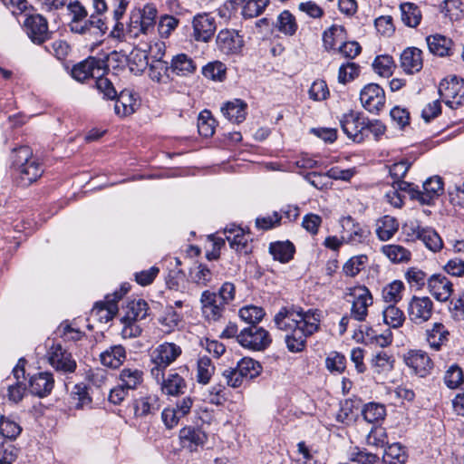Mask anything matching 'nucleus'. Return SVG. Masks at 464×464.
Wrapping results in <instances>:
<instances>
[{
	"mask_svg": "<svg viewBox=\"0 0 464 464\" xmlns=\"http://www.w3.org/2000/svg\"><path fill=\"white\" fill-rule=\"evenodd\" d=\"M274 322L279 330L286 332L287 349L300 353L305 348L307 338L319 330L321 313L316 309L283 307L275 315Z\"/></svg>",
	"mask_w": 464,
	"mask_h": 464,
	"instance_id": "nucleus-1",
	"label": "nucleus"
},
{
	"mask_svg": "<svg viewBox=\"0 0 464 464\" xmlns=\"http://www.w3.org/2000/svg\"><path fill=\"white\" fill-rule=\"evenodd\" d=\"M182 354V348L173 342H163L153 348L150 353L153 367L150 374L157 382L160 381L163 372L174 363Z\"/></svg>",
	"mask_w": 464,
	"mask_h": 464,
	"instance_id": "nucleus-2",
	"label": "nucleus"
},
{
	"mask_svg": "<svg viewBox=\"0 0 464 464\" xmlns=\"http://www.w3.org/2000/svg\"><path fill=\"white\" fill-rule=\"evenodd\" d=\"M14 165L16 167L19 179L24 185H30L43 174L38 160L33 157L29 147L24 146L14 150Z\"/></svg>",
	"mask_w": 464,
	"mask_h": 464,
	"instance_id": "nucleus-3",
	"label": "nucleus"
},
{
	"mask_svg": "<svg viewBox=\"0 0 464 464\" xmlns=\"http://www.w3.org/2000/svg\"><path fill=\"white\" fill-rule=\"evenodd\" d=\"M345 295L351 304V318L358 322H364L368 316V308L373 304L371 291L365 285H357L347 287Z\"/></svg>",
	"mask_w": 464,
	"mask_h": 464,
	"instance_id": "nucleus-4",
	"label": "nucleus"
},
{
	"mask_svg": "<svg viewBox=\"0 0 464 464\" xmlns=\"http://www.w3.org/2000/svg\"><path fill=\"white\" fill-rule=\"evenodd\" d=\"M237 342L245 348L261 351L270 344L271 339L266 330L252 325L240 331Z\"/></svg>",
	"mask_w": 464,
	"mask_h": 464,
	"instance_id": "nucleus-5",
	"label": "nucleus"
},
{
	"mask_svg": "<svg viewBox=\"0 0 464 464\" xmlns=\"http://www.w3.org/2000/svg\"><path fill=\"white\" fill-rule=\"evenodd\" d=\"M343 131L354 142H362L367 136V122L358 112L350 111L340 120Z\"/></svg>",
	"mask_w": 464,
	"mask_h": 464,
	"instance_id": "nucleus-6",
	"label": "nucleus"
},
{
	"mask_svg": "<svg viewBox=\"0 0 464 464\" xmlns=\"http://www.w3.org/2000/svg\"><path fill=\"white\" fill-rule=\"evenodd\" d=\"M409 320L414 324L428 322L433 314V302L429 296L413 295L407 305Z\"/></svg>",
	"mask_w": 464,
	"mask_h": 464,
	"instance_id": "nucleus-7",
	"label": "nucleus"
},
{
	"mask_svg": "<svg viewBox=\"0 0 464 464\" xmlns=\"http://www.w3.org/2000/svg\"><path fill=\"white\" fill-rule=\"evenodd\" d=\"M439 92L445 103L452 109L464 104V80L456 76L440 82Z\"/></svg>",
	"mask_w": 464,
	"mask_h": 464,
	"instance_id": "nucleus-8",
	"label": "nucleus"
},
{
	"mask_svg": "<svg viewBox=\"0 0 464 464\" xmlns=\"http://www.w3.org/2000/svg\"><path fill=\"white\" fill-rule=\"evenodd\" d=\"M443 192L442 179L438 177L428 179L422 185V190L415 188L413 184L409 189V194L412 199L418 200L423 205H430L438 198Z\"/></svg>",
	"mask_w": 464,
	"mask_h": 464,
	"instance_id": "nucleus-9",
	"label": "nucleus"
},
{
	"mask_svg": "<svg viewBox=\"0 0 464 464\" xmlns=\"http://www.w3.org/2000/svg\"><path fill=\"white\" fill-rule=\"evenodd\" d=\"M128 291L124 286L120 292L116 291L112 295H108L105 300L95 304L92 309V316L97 318L102 323H108L118 312L117 302Z\"/></svg>",
	"mask_w": 464,
	"mask_h": 464,
	"instance_id": "nucleus-10",
	"label": "nucleus"
},
{
	"mask_svg": "<svg viewBox=\"0 0 464 464\" xmlns=\"http://www.w3.org/2000/svg\"><path fill=\"white\" fill-rule=\"evenodd\" d=\"M193 403L192 397L185 396L174 406L165 408L161 412V419L166 428L169 430L175 428L179 420L190 412Z\"/></svg>",
	"mask_w": 464,
	"mask_h": 464,
	"instance_id": "nucleus-11",
	"label": "nucleus"
},
{
	"mask_svg": "<svg viewBox=\"0 0 464 464\" xmlns=\"http://www.w3.org/2000/svg\"><path fill=\"white\" fill-rule=\"evenodd\" d=\"M49 363L59 372L64 373L73 372L76 369V362L72 354L59 343H53L47 352Z\"/></svg>",
	"mask_w": 464,
	"mask_h": 464,
	"instance_id": "nucleus-12",
	"label": "nucleus"
},
{
	"mask_svg": "<svg viewBox=\"0 0 464 464\" xmlns=\"http://www.w3.org/2000/svg\"><path fill=\"white\" fill-rule=\"evenodd\" d=\"M362 105L370 112H378L385 102V95L382 88L375 83H370L363 87L360 93Z\"/></svg>",
	"mask_w": 464,
	"mask_h": 464,
	"instance_id": "nucleus-13",
	"label": "nucleus"
},
{
	"mask_svg": "<svg viewBox=\"0 0 464 464\" xmlns=\"http://www.w3.org/2000/svg\"><path fill=\"white\" fill-rule=\"evenodd\" d=\"M193 37L198 42L208 43L216 31V22L208 13L196 14L192 20Z\"/></svg>",
	"mask_w": 464,
	"mask_h": 464,
	"instance_id": "nucleus-14",
	"label": "nucleus"
},
{
	"mask_svg": "<svg viewBox=\"0 0 464 464\" xmlns=\"http://www.w3.org/2000/svg\"><path fill=\"white\" fill-rule=\"evenodd\" d=\"M218 49L225 54H237L243 48V39L235 30L222 29L216 39Z\"/></svg>",
	"mask_w": 464,
	"mask_h": 464,
	"instance_id": "nucleus-15",
	"label": "nucleus"
},
{
	"mask_svg": "<svg viewBox=\"0 0 464 464\" xmlns=\"http://www.w3.org/2000/svg\"><path fill=\"white\" fill-rule=\"evenodd\" d=\"M67 11L71 17V31L80 34H85L89 30L88 12L85 6L80 1L74 0L68 3Z\"/></svg>",
	"mask_w": 464,
	"mask_h": 464,
	"instance_id": "nucleus-16",
	"label": "nucleus"
},
{
	"mask_svg": "<svg viewBox=\"0 0 464 464\" xmlns=\"http://www.w3.org/2000/svg\"><path fill=\"white\" fill-rule=\"evenodd\" d=\"M202 314L208 321H218L225 311L226 304L218 298L216 293L204 291L200 297Z\"/></svg>",
	"mask_w": 464,
	"mask_h": 464,
	"instance_id": "nucleus-17",
	"label": "nucleus"
},
{
	"mask_svg": "<svg viewBox=\"0 0 464 464\" xmlns=\"http://www.w3.org/2000/svg\"><path fill=\"white\" fill-rule=\"evenodd\" d=\"M103 62L94 57L87 59L75 64L72 69V76L78 82H84L89 78H96L102 74Z\"/></svg>",
	"mask_w": 464,
	"mask_h": 464,
	"instance_id": "nucleus-18",
	"label": "nucleus"
},
{
	"mask_svg": "<svg viewBox=\"0 0 464 464\" xmlns=\"http://www.w3.org/2000/svg\"><path fill=\"white\" fill-rule=\"evenodd\" d=\"M26 33L29 38L37 44H41L49 38L46 19L40 15H31L25 20Z\"/></svg>",
	"mask_w": 464,
	"mask_h": 464,
	"instance_id": "nucleus-19",
	"label": "nucleus"
},
{
	"mask_svg": "<svg viewBox=\"0 0 464 464\" xmlns=\"http://www.w3.org/2000/svg\"><path fill=\"white\" fill-rule=\"evenodd\" d=\"M343 241L356 245L362 243L368 235V231L360 224L356 223L350 216L341 219Z\"/></svg>",
	"mask_w": 464,
	"mask_h": 464,
	"instance_id": "nucleus-20",
	"label": "nucleus"
},
{
	"mask_svg": "<svg viewBox=\"0 0 464 464\" xmlns=\"http://www.w3.org/2000/svg\"><path fill=\"white\" fill-rule=\"evenodd\" d=\"M428 289L431 295L440 302H446L452 294V284L443 275H432L427 280Z\"/></svg>",
	"mask_w": 464,
	"mask_h": 464,
	"instance_id": "nucleus-21",
	"label": "nucleus"
},
{
	"mask_svg": "<svg viewBox=\"0 0 464 464\" xmlns=\"http://www.w3.org/2000/svg\"><path fill=\"white\" fill-rule=\"evenodd\" d=\"M226 239L230 247L238 253L247 254L250 251L249 235L243 228L231 225L224 229Z\"/></svg>",
	"mask_w": 464,
	"mask_h": 464,
	"instance_id": "nucleus-22",
	"label": "nucleus"
},
{
	"mask_svg": "<svg viewBox=\"0 0 464 464\" xmlns=\"http://www.w3.org/2000/svg\"><path fill=\"white\" fill-rule=\"evenodd\" d=\"M158 383L163 394L175 397L183 394L188 386L186 380L174 371L169 372L166 377L163 374Z\"/></svg>",
	"mask_w": 464,
	"mask_h": 464,
	"instance_id": "nucleus-23",
	"label": "nucleus"
},
{
	"mask_svg": "<svg viewBox=\"0 0 464 464\" xmlns=\"http://www.w3.org/2000/svg\"><path fill=\"white\" fill-rule=\"evenodd\" d=\"M207 439L206 433L200 429L184 427L179 430V440L182 447L188 449L190 451L197 450L199 447H203Z\"/></svg>",
	"mask_w": 464,
	"mask_h": 464,
	"instance_id": "nucleus-24",
	"label": "nucleus"
},
{
	"mask_svg": "<svg viewBox=\"0 0 464 464\" xmlns=\"http://www.w3.org/2000/svg\"><path fill=\"white\" fill-rule=\"evenodd\" d=\"M412 234L423 242L425 246L436 253L443 247V242L440 235L431 227L416 225L412 227Z\"/></svg>",
	"mask_w": 464,
	"mask_h": 464,
	"instance_id": "nucleus-25",
	"label": "nucleus"
},
{
	"mask_svg": "<svg viewBox=\"0 0 464 464\" xmlns=\"http://www.w3.org/2000/svg\"><path fill=\"white\" fill-rule=\"evenodd\" d=\"M160 408V400L156 393H146L134 401V413L137 417L155 414Z\"/></svg>",
	"mask_w": 464,
	"mask_h": 464,
	"instance_id": "nucleus-26",
	"label": "nucleus"
},
{
	"mask_svg": "<svg viewBox=\"0 0 464 464\" xmlns=\"http://www.w3.org/2000/svg\"><path fill=\"white\" fill-rule=\"evenodd\" d=\"M421 54V51L416 47L406 48L401 54L402 70L408 74L420 72L423 65Z\"/></svg>",
	"mask_w": 464,
	"mask_h": 464,
	"instance_id": "nucleus-27",
	"label": "nucleus"
},
{
	"mask_svg": "<svg viewBox=\"0 0 464 464\" xmlns=\"http://www.w3.org/2000/svg\"><path fill=\"white\" fill-rule=\"evenodd\" d=\"M114 104V112L119 117H127L135 112L139 106L132 92L123 90L120 92Z\"/></svg>",
	"mask_w": 464,
	"mask_h": 464,
	"instance_id": "nucleus-28",
	"label": "nucleus"
},
{
	"mask_svg": "<svg viewBox=\"0 0 464 464\" xmlns=\"http://www.w3.org/2000/svg\"><path fill=\"white\" fill-rule=\"evenodd\" d=\"M405 362L420 376H424L432 367L430 358L422 351H411L405 357Z\"/></svg>",
	"mask_w": 464,
	"mask_h": 464,
	"instance_id": "nucleus-29",
	"label": "nucleus"
},
{
	"mask_svg": "<svg viewBox=\"0 0 464 464\" xmlns=\"http://www.w3.org/2000/svg\"><path fill=\"white\" fill-rule=\"evenodd\" d=\"M30 391L38 397L47 396L53 388L54 380L50 372H39L30 379Z\"/></svg>",
	"mask_w": 464,
	"mask_h": 464,
	"instance_id": "nucleus-30",
	"label": "nucleus"
},
{
	"mask_svg": "<svg viewBox=\"0 0 464 464\" xmlns=\"http://www.w3.org/2000/svg\"><path fill=\"white\" fill-rule=\"evenodd\" d=\"M100 360L102 365L117 369L126 360V350L121 344L111 345L101 353Z\"/></svg>",
	"mask_w": 464,
	"mask_h": 464,
	"instance_id": "nucleus-31",
	"label": "nucleus"
},
{
	"mask_svg": "<svg viewBox=\"0 0 464 464\" xmlns=\"http://www.w3.org/2000/svg\"><path fill=\"white\" fill-rule=\"evenodd\" d=\"M92 401V397L85 384L79 383L73 386L68 401L70 409L82 410L86 407H91Z\"/></svg>",
	"mask_w": 464,
	"mask_h": 464,
	"instance_id": "nucleus-32",
	"label": "nucleus"
},
{
	"mask_svg": "<svg viewBox=\"0 0 464 464\" xmlns=\"http://www.w3.org/2000/svg\"><path fill=\"white\" fill-rule=\"evenodd\" d=\"M166 45L164 42L157 41L149 47L148 54L145 52H138L133 59L139 58L138 71L142 72L149 65V57L151 61L162 60L165 54Z\"/></svg>",
	"mask_w": 464,
	"mask_h": 464,
	"instance_id": "nucleus-33",
	"label": "nucleus"
},
{
	"mask_svg": "<svg viewBox=\"0 0 464 464\" xmlns=\"http://www.w3.org/2000/svg\"><path fill=\"white\" fill-rule=\"evenodd\" d=\"M449 331L441 323H435L426 330V340L431 349L439 351L446 343L449 337Z\"/></svg>",
	"mask_w": 464,
	"mask_h": 464,
	"instance_id": "nucleus-34",
	"label": "nucleus"
},
{
	"mask_svg": "<svg viewBox=\"0 0 464 464\" xmlns=\"http://www.w3.org/2000/svg\"><path fill=\"white\" fill-rule=\"evenodd\" d=\"M246 103L240 99L227 102L221 108L224 116L233 123H240L246 119Z\"/></svg>",
	"mask_w": 464,
	"mask_h": 464,
	"instance_id": "nucleus-35",
	"label": "nucleus"
},
{
	"mask_svg": "<svg viewBox=\"0 0 464 464\" xmlns=\"http://www.w3.org/2000/svg\"><path fill=\"white\" fill-rule=\"evenodd\" d=\"M143 372L136 367H125L119 373V382L134 391L143 382Z\"/></svg>",
	"mask_w": 464,
	"mask_h": 464,
	"instance_id": "nucleus-36",
	"label": "nucleus"
},
{
	"mask_svg": "<svg viewBox=\"0 0 464 464\" xmlns=\"http://www.w3.org/2000/svg\"><path fill=\"white\" fill-rule=\"evenodd\" d=\"M430 53L439 56L450 55L453 43L451 39L441 35H430L426 39Z\"/></svg>",
	"mask_w": 464,
	"mask_h": 464,
	"instance_id": "nucleus-37",
	"label": "nucleus"
},
{
	"mask_svg": "<svg viewBox=\"0 0 464 464\" xmlns=\"http://www.w3.org/2000/svg\"><path fill=\"white\" fill-rule=\"evenodd\" d=\"M398 221L391 216H384L376 222V235L382 241L390 240L398 231Z\"/></svg>",
	"mask_w": 464,
	"mask_h": 464,
	"instance_id": "nucleus-38",
	"label": "nucleus"
},
{
	"mask_svg": "<svg viewBox=\"0 0 464 464\" xmlns=\"http://www.w3.org/2000/svg\"><path fill=\"white\" fill-rule=\"evenodd\" d=\"M170 68L177 75L187 76L196 71V64L189 56L179 53L172 58Z\"/></svg>",
	"mask_w": 464,
	"mask_h": 464,
	"instance_id": "nucleus-39",
	"label": "nucleus"
},
{
	"mask_svg": "<svg viewBox=\"0 0 464 464\" xmlns=\"http://www.w3.org/2000/svg\"><path fill=\"white\" fill-rule=\"evenodd\" d=\"M269 252L275 260H278L281 263H287L294 256L295 246L289 241L275 242L270 244Z\"/></svg>",
	"mask_w": 464,
	"mask_h": 464,
	"instance_id": "nucleus-40",
	"label": "nucleus"
},
{
	"mask_svg": "<svg viewBox=\"0 0 464 464\" xmlns=\"http://www.w3.org/2000/svg\"><path fill=\"white\" fill-rule=\"evenodd\" d=\"M402 23L409 27H416L421 20L419 7L412 3H403L400 5Z\"/></svg>",
	"mask_w": 464,
	"mask_h": 464,
	"instance_id": "nucleus-41",
	"label": "nucleus"
},
{
	"mask_svg": "<svg viewBox=\"0 0 464 464\" xmlns=\"http://www.w3.org/2000/svg\"><path fill=\"white\" fill-rule=\"evenodd\" d=\"M411 164L407 160H401L392 164L390 167V174L393 179V183L397 185V188L401 190H408L411 188V183L402 181L410 169Z\"/></svg>",
	"mask_w": 464,
	"mask_h": 464,
	"instance_id": "nucleus-42",
	"label": "nucleus"
},
{
	"mask_svg": "<svg viewBox=\"0 0 464 464\" xmlns=\"http://www.w3.org/2000/svg\"><path fill=\"white\" fill-rule=\"evenodd\" d=\"M237 367L246 382L256 378L262 372L261 364L250 357L242 358L237 362Z\"/></svg>",
	"mask_w": 464,
	"mask_h": 464,
	"instance_id": "nucleus-43",
	"label": "nucleus"
},
{
	"mask_svg": "<svg viewBox=\"0 0 464 464\" xmlns=\"http://www.w3.org/2000/svg\"><path fill=\"white\" fill-rule=\"evenodd\" d=\"M381 252L392 263H403L411 259V252L400 245H384Z\"/></svg>",
	"mask_w": 464,
	"mask_h": 464,
	"instance_id": "nucleus-44",
	"label": "nucleus"
},
{
	"mask_svg": "<svg viewBox=\"0 0 464 464\" xmlns=\"http://www.w3.org/2000/svg\"><path fill=\"white\" fill-rule=\"evenodd\" d=\"M14 377L16 380L15 383L14 384H8V398L11 401L18 402L20 401L25 392V386L24 384L20 382V377L24 378V370L23 367H20L17 365L13 370Z\"/></svg>",
	"mask_w": 464,
	"mask_h": 464,
	"instance_id": "nucleus-45",
	"label": "nucleus"
},
{
	"mask_svg": "<svg viewBox=\"0 0 464 464\" xmlns=\"http://www.w3.org/2000/svg\"><path fill=\"white\" fill-rule=\"evenodd\" d=\"M404 289L405 286L402 281L393 280L382 288V297L384 302L395 304L401 300Z\"/></svg>",
	"mask_w": 464,
	"mask_h": 464,
	"instance_id": "nucleus-46",
	"label": "nucleus"
},
{
	"mask_svg": "<svg viewBox=\"0 0 464 464\" xmlns=\"http://www.w3.org/2000/svg\"><path fill=\"white\" fill-rule=\"evenodd\" d=\"M372 330L366 327V326H360L358 331H356L353 334V338L359 342V343H367L368 342L372 341L373 338H375L376 343L382 346L385 347L389 345L392 343V337L391 334H380L377 336L372 335Z\"/></svg>",
	"mask_w": 464,
	"mask_h": 464,
	"instance_id": "nucleus-47",
	"label": "nucleus"
},
{
	"mask_svg": "<svg viewBox=\"0 0 464 464\" xmlns=\"http://www.w3.org/2000/svg\"><path fill=\"white\" fill-rule=\"evenodd\" d=\"M215 372V366L211 359L208 356H202L197 362V381L201 384H208Z\"/></svg>",
	"mask_w": 464,
	"mask_h": 464,
	"instance_id": "nucleus-48",
	"label": "nucleus"
},
{
	"mask_svg": "<svg viewBox=\"0 0 464 464\" xmlns=\"http://www.w3.org/2000/svg\"><path fill=\"white\" fill-rule=\"evenodd\" d=\"M265 314L266 313L262 307L252 304L242 307L238 312L240 319L249 324L250 326L256 325L261 322Z\"/></svg>",
	"mask_w": 464,
	"mask_h": 464,
	"instance_id": "nucleus-49",
	"label": "nucleus"
},
{
	"mask_svg": "<svg viewBox=\"0 0 464 464\" xmlns=\"http://www.w3.org/2000/svg\"><path fill=\"white\" fill-rule=\"evenodd\" d=\"M168 63L163 60L151 61L149 67L150 78L158 83H167L169 81Z\"/></svg>",
	"mask_w": 464,
	"mask_h": 464,
	"instance_id": "nucleus-50",
	"label": "nucleus"
},
{
	"mask_svg": "<svg viewBox=\"0 0 464 464\" xmlns=\"http://www.w3.org/2000/svg\"><path fill=\"white\" fill-rule=\"evenodd\" d=\"M148 304L141 299L130 301L122 318L138 322L147 316Z\"/></svg>",
	"mask_w": 464,
	"mask_h": 464,
	"instance_id": "nucleus-51",
	"label": "nucleus"
},
{
	"mask_svg": "<svg viewBox=\"0 0 464 464\" xmlns=\"http://www.w3.org/2000/svg\"><path fill=\"white\" fill-rule=\"evenodd\" d=\"M368 256L366 255H358L348 259L343 266V272L350 277L356 276L366 266Z\"/></svg>",
	"mask_w": 464,
	"mask_h": 464,
	"instance_id": "nucleus-52",
	"label": "nucleus"
},
{
	"mask_svg": "<svg viewBox=\"0 0 464 464\" xmlns=\"http://www.w3.org/2000/svg\"><path fill=\"white\" fill-rule=\"evenodd\" d=\"M269 4V0H246L242 7L241 14L244 18H254L260 15Z\"/></svg>",
	"mask_w": 464,
	"mask_h": 464,
	"instance_id": "nucleus-53",
	"label": "nucleus"
},
{
	"mask_svg": "<svg viewBox=\"0 0 464 464\" xmlns=\"http://www.w3.org/2000/svg\"><path fill=\"white\" fill-rule=\"evenodd\" d=\"M344 28L342 25L334 24L323 34L324 46L326 50H334L338 42L343 38Z\"/></svg>",
	"mask_w": 464,
	"mask_h": 464,
	"instance_id": "nucleus-54",
	"label": "nucleus"
},
{
	"mask_svg": "<svg viewBox=\"0 0 464 464\" xmlns=\"http://www.w3.org/2000/svg\"><path fill=\"white\" fill-rule=\"evenodd\" d=\"M382 315L384 323L392 328L401 326L405 321L403 312L395 306L394 304L388 305L384 309Z\"/></svg>",
	"mask_w": 464,
	"mask_h": 464,
	"instance_id": "nucleus-55",
	"label": "nucleus"
},
{
	"mask_svg": "<svg viewBox=\"0 0 464 464\" xmlns=\"http://www.w3.org/2000/svg\"><path fill=\"white\" fill-rule=\"evenodd\" d=\"M276 28L286 35H293L297 30L295 16L289 11L282 12L277 17Z\"/></svg>",
	"mask_w": 464,
	"mask_h": 464,
	"instance_id": "nucleus-56",
	"label": "nucleus"
},
{
	"mask_svg": "<svg viewBox=\"0 0 464 464\" xmlns=\"http://www.w3.org/2000/svg\"><path fill=\"white\" fill-rule=\"evenodd\" d=\"M362 413L366 421L373 423L384 419L386 410L382 404L370 402L363 407Z\"/></svg>",
	"mask_w": 464,
	"mask_h": 464,
	"instance_id": "nucleus-57",
	"label": "nucleus"
},
{
	"mask_svg": "<svg viewBox=\"0 0 464 464\" xmlns=\"http://www.w3.org/2000/svg\"><path fill=\"white\" fill-rule=\"evenodd\" d=\"M382 458L391 459L388 461L392 464H405L408 455L405 448L401 443H392L385 450Z\"/></svg>",
	"mask_w": 464,
	"mask_h": 464,
	"instance_id": "nucleus-58",
	"label": "nucleus"
},
{
	"mask_svg": "<svg viewBox=\"0 0 464 464\" xmlns=\"http://www.w3.org/2000/svg\"><path fill=\"white\" fill-rule=\"evenodd\" d=\"M182 315L177 313L172 306L167 307L163 315L159 319L166 333L172 332L181 322Z\"/></svg>",
	"mask_w": 464,
	"mask_h": 464,
	"instance_id": "nucleus-59",
	"label": "nucleus"
},
{
	"mask_svg": "<svg viewBox=\"0 0 464 464\" xmlns=\"http://www.w3.org/2000/svg\"><path fill=\"white\" fill-rule=\"evenodd\" d=\"M358 409L353 401L345 400L341 403L340 410L336 414L337 421L349 425L355 421Z\"/></svg>",
	"mask_w": 464,
	"mask_h": 464,
	"instance_id": "nucleus-60",
	"label": "nucleus"
},
{
	"mask_svg": "<svg viewBox=\"0 0 464 464\" xmlns=\"http://www.w3.org/2000/svg\"><path fill=\"white\" fill-rule=\"evenodd\" d=\"M215 119L212 118L211 112L205 110L199 113L198 119V132L203 137H210L215 132Z\"/></svg>",
	"mask_w": 464,
	"mask_h": 464,
	"instance_id": "nucleus-61",
	"label": "nucleus"
},
{
	"mask_svg": "<svg viewBox=\"0 0 464 464\" xmlns=\"http://www.w3.org/2000/svg\"><path fill=\"white\" fill-rule=\"evenodd\" d=\"M226 65L218 61L208 63L202 69V73L206 78L213 81L222 82L226 77Z\"/></svg>",
	"mask_w": 464,
	"mask_h": 464,
	"instance_id": "nucleus-62",
	"label": "nucleus"
},
{
	"mask_svg": "<svg viewBox=\"0 0 464 464\" xmlns=\"http://www.w3.org/2000/svg\"><path fill=\"white\" fill-rule=\"evenodd\" d=\"M325 366L332 373L340 374L345 370L346 359L338 352H331L325 359Z\"/></svg>",
	"mask_w": 464,
	"mask_h": 464,
	"instance_id": "nucleus-63",
	"label": "nucleus"
},
{
	"mask_svg": "<svg viewBox=\"0 0 464 464\" xmlns=\"http://www.w3.org/2000/svg\"><path fill=\"white\" fill-rule=\"evenodd\" d=\"M349 459L358 464H377L379 462V457L376 454L359 448H354L350 451Z\"/></svg>",
	"mask_w": 464,
	"mask_h": 464,
	"instance_id": "nucleus-64",
	"label": "nucleus"
}]
</instances>
